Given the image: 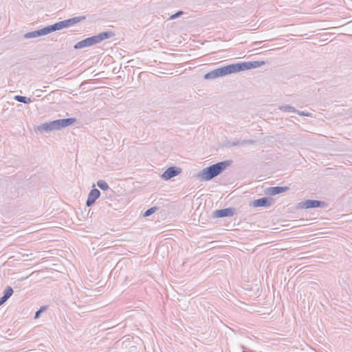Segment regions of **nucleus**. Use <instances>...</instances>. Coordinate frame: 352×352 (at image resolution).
I'll return each instance as SVG.
<instances>
[{"label":"nucleus","mask_w":352,"mask_h":352,"mask_svg":"<svg viewBox=\"0 0 352 352\" xmlns=\"http://www.w3.org/2000/svg\"><path fill=\"white\" fill-rule=\"evenodd\" d=\"M288 190L289 188L287 186H274L268 188L266 192L270 195H276L286 192Z\"/></svg>","instance_id":"f8f14e48"},{"label":"nucleus","mask_w":352,"mask_h":352,"mask_svg":"<svg viewBox=\"0 0 352 352\" xmlns=\"http://www.w3.org/2000/svg\"><path fill=\"white\" fill-rule=\"evenodd\" d=\"M231 145L233 146L241 145V141L237 140V141L233 142L231 143Z\"/></svg>","instance_id":"393cba45"},{"label":"nucleus","mask_w":352,"mask_h":352,"mask_svg":"<svg viewBox=\"0 0 352 352\" xmlns=\"http://www.w3.org/2000/svg\"><path fill=\"white\" fill-rule=\"evenodd\" d=\"M182 14H183V12L182 11H178L177 12H176L175 14H173L171 16H170V19H176L179 16H180Z\"/></svg>","instance_id":"4be33fe9"},{"label":"nucleus","mask_w":352,"mask_h":352,"mask_svg":"<svg viewBox=\"0 0 352 352\" xmlns=\"http://www.w3.org/2000/svg\"><path fill=\"white\" fill-rule=\"evenodd\" d=\"M13 289L10 286H8L3 293V296L8 299L13 294Z\"/></svg>","instance_id":"a211bd4d"},{"label":"nucleus","mask_w":352,"mask_h":352,"mask_svg":"<svg viewBox=\"0 0 352 352\" xmlns=\"http://www.w3.org/2000/svg\"><path fill=\"white\" fill-rule=\"evenodd\" d=\"M100 195V192L97 188H93L88 194V197L86 201L87 206H91L96 201V200L99 198Z\"/></svg>","instance_id":"9b49d317"},{"label":"nucleus","mask_w":352,"mask_h":352,"mask_svg":"<svg viewBox=\"0 0 352 352\" xmlns=\"http://www.w3.org/2000/svg\"><path fill=\"white\" fill-rule=\"evenodd\" d=\"M234 65L230 64L226 66H223L219 68H217L214 70H212L208 73H206L204 78L205 80H213L219 77H223L227 76L228 74H234Z\"/></svg>","instance_id":"20e7f679"},{"label":"nucleus","mask_w":352,"mask_h":352,"mask_svg":"<svg viewBox=\"0 0 352 352\" xmlns=\"http://www.w3.org/2000/svg\"><path fill=\"white\" fill-rule=\"evenodd\" d=\"M38 36H40L38 30L28 32V33L25 34V35H24V38H28V39L33 38H36V37H38Z\"/></svg>","instance_id":"f3484780"},{"label":"nucleus","mask_w":352,"mask_h":352,"mask_svg":"<svg viewBox=\"0 0 352 352\" xmlns=\"http://www.w3.org/2000/svg\"><path fill=\"white\" fill-rule=\"evenodd\" d=\"M296 113L300 116H310V113H306L305 111H300L299 110H297V111Z\"/></svg>","instance_id":"5701e85b"},{"label":"nucleus","mask_w":352,"mask_h":352,"mask_svg":"<svg viewBox=\"0 0 352 352\" xmlns=\"http://www.w3.org/2000/svg\"><path fill=\"white\" fill-rule=\"evenodd\" d=\"M76 120L74 118L56 120L38 125L35 128L34 130L36 132H39L41 133H49L53 131H58L62 128L70 126L76 122Z\"/></svg>","instance_id":"f03ea898"},{"label":"nucleus","mask_w":352,"mask_h":352,"mask_svg":"<svg viewBox=\"0 0 352 352\" xmlns=\"http://www.w3.org/2000/svg\"><path fill=\"white\" fill-rule=\"evenodd\" d=\"M232 164L231 160H226L217 162L200 171L197 177L201 181H209L221 173L228 166Z\"/></svg>","instance_id":"f257e3e1"},{"label":"nucleus","mask_w":352,"mask_h":352,"mask_svg":"<svg viewBox=\"0 0 352 352\" xmlns=\"http://www.w3.org/2000/svg\"><path fill=\"white\" fill-rule=\"evenodd\" d=\"M7 300H8V298L3 295V296H1L0 298V306L1 305H3L5 302H6Z\"/></svg>","instance_id":"b1692460"},{"label":"nucleus","mask_w":352,"mask_h":352,"mask_svg":"<svg viewBox=\"0 0 352 352\" xmlns=\"http://www.w3.org/2000/svg\"><path fill=\"white\" fill-rule=\"evenodd\" d=\"M325 205L326 204L324 201L313 199H307L299 203V207L305 209L323 208Z\"/></svg>","instance_id":"0eeeda50"},{"label":"nucleus","mask_w":352,"mask_h":352,"mask_svg":"<svg viewBox=\"0 0 352 352\" xmlns=\"http://www.w3.org/2000/svg\"><path fill=\"white\" fill-rule=\"evenodd\" d=\"M115 34L112 31L102 32L98 34V35L88 37L85 39H83L78 42L74 47L76 50H78L86 47H90L94 45L98 44L105 39L111 38Z\"/></svg>","instance_id":"7ed1b4c3"},{"label":"nucleus","mask_w":352,"mask_h":352,"mask_svg":"<svg viewBox=\"0 0 352 352\" xmlns=\"http://www.w3.org/2000/svg\"><path fill=\"white\" fill-rule=\"evenodd\" d=\"M272 204V199L269 197H264L254 200L251 205L253 207H270Z\"/></svg>","instance_id":"9d476101"},{"label":"nucleus","mask_w":352,"mask_h":352,"mask_svg":"<svg viewBox=\"0 0 352 352\" xmlns=\"http://www.w3.org/2000/svg\"><path fill=\"white\" fill-rule=\"evenodd\" d=\"M182 172L180 168L176 166L168 167L162 175V178L164 180H168L177 175Z\"/></svg>","instance_id":"6e6552de"},{"label":"nucleus","mask_w":352,"mask_h":352,"mask_svg":"<svg viewBox=\"0 0 352 352\" xmlns=\"http://www.w3.org/2000/svg\"><path fill=\"white\" fill-rule=\"evenodd\" d=\"M278 109L283 111H289L294 113H296L297 111V110L290 104H283L279 106Z\"/></svg>","instance_id":"2eb2a0df"},{"label":"nucleus","mask_w":352,"mask_h":352,"mask_svg":"<svg viewBox=\"0 0 352 352\" xmlns=\"http://www.w3.org/2000/svg\"><path fill=\"white\" fill-rule=\"evenodd\" d=\"M157 208L156 207L150 208L149 209H148L145 211L144 216L148 217V216L151 215L157 210Z\"/></svg>","instance_id":"6ab92c4d"},{"label":"nucleus","mask_w":352,"mask_h":352,"mask_svg":"<svg viewBox=\"0 0 352 352\" xmlns=\"http://www.w3.org/2000/svg\"><path fill=\"white\" fill-rule=\"evenodd\" d=\"M254 143H255V141L254 140H241V145L253 144Z\"/></svg>","instance_id":"412c9836"},{"label":"nucleus","mask_w":352,"mask_h":352,"mask_svg":"<svg viewBox=\"0 0 352 352\" xmlns=\"http://www.w3.org/2000/svg\"><path fill=\"white\" fill-rule=\"evenodd\" d=\"M46 309L45 307H41L38 311H36L34 318H38L41 314Z\"/></svg>","instance_id":"aec40b11"},{"label":"nucleus","mask_w":352,"mask_h":352,"mask_svg":"<svg viewBox=\"0 0 352 352\" xmlns=\"http://www.w3.org/2000/svg\"><path fill=\"white\" fill-rule=\"evenodd\" d=\"M86 19L85 16H75L66 20L60 21L54 23L56 31L63 28L71 27L78 23L83 21Z\"/></svg>","instance_id":"423d86ee"},{"label":"nucleus","mask_w":352,"mask_h":352,"mask_svg":"<svg viewBox=\"0 0 352 352\" xmlns=\"http://www.w3.org/2000/svg\"><path fill=\"white\" fill-rule=\"evenodd\" d=\"M265 64L264 61H250L234 63L235 73L259 67Z\"/></svg>","instance_id":"39448f33"},{"label":"nucleus","mask_w":352,"mask_h":352,"mask_svg":"<svg viewBox=\"0 0 352 352\" xmlns=\"http://www.w3.org/2000/svg\"><path fill=\"white\" fill-rule=\"evenodd\" d=\"M235 210H236L234 208H227L221 210H217L213 212L212 217L214 218L232 217L234 215Z\"/></svg>","instance_id":"1a4fd4ad"},{"label":"nucleus","mask_w":352,"mask_h":352,"mask_svg":"<svg viewBox=\"0 0 352 352\" xmlns=\"http://www.w3.org/2000/svg\"><path fill=\"white\" fill-rule=\"evenodd\" d=\"M14 100L24 104H28L31 102V99L30 98L19 95L14 96Z\"/></svg>","instance_id":"dca6fc26"},{"label":"nucleus","mask_w":352,"mask_h":352,"mask_svg":"<svg viewBox=\"0 0 352 352\" xmlns=\"http://www.w3.org/2000/svg\"><path fill=\"white\" fill-rule=\"evenodd\" d=\"M97 186L103 191L109 190L111 192H113V190L110 189L109 184L104 180H98L97 182Z\"/></svg>","instance_id":"4468645a"},{"label":"nucleus","mask_w":352,"mask_h":352,"mask_svg":"<svg viewBox=\"0 0 352 352\" xmlns=\"http://www.w3.org/2000/svg\"><path fill=\"white\" fill-rule=\"evenodd\" d=\"M56 31L54 24L47 25L38 30L40 36L47 35L50 33Z\"/></svg>","instance_id":"ddd939ff"}]
</instances>
